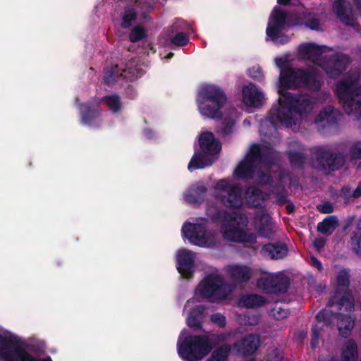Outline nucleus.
<instances>
[{"label": "nucleus", "instance_id": "680f3d73", "mask_svg": "<svg viewBox=\"0 0 361 361\" xmlns=\"http://www.w3.org/2000/svg\"><path fill=\"white\" fill-rule=\"evenodd\" d=\"M325 240L322 238H316L314 240V246L317 250H320L325 245Z\"/></svg>", "mask_w": 361, "mask_h": 361}, {"label": "nucleus", "instance_id": "4c0bfd02", "mask_svg": "<svg viewBox=\"0 0 361 361\" xmlns=\"http://www.w3.org/2000/svg\"><path fill=\"white\" fill-rule=\"evenodd\" d=\"M299 52L300 54L307 56V58L318 57L323 53L322 47L314 44L309 43L302 44L299 47Z\"/></svg>", "mask_w": 361, "mask_h": 361}, {"label": "nucleus", "instance_id": "c03bdc74", "mask_svg": "<svg viewBox=\"0 0 361 361\" xmlns=\"http://www.w3.org/2000/svg\"><path fill=\"white\" fill-rule=\"evenodd\" d=\"M171 44L176 47H185L189 42V37L185 32H179L170 39Z\"/></svg>", "mask_w": 361, "mask_h": 361}, {"label": "nucleus", "instance_id": "473e14b6", "mask_svg": "<svg viewBox=\"0 0 361 361\" xmlns=\"http://www.w3.org/2000/svg\"><path fill=\"white\" fill-rule=\"evenodd\" d=\"M231 345L222 344L216 348L206 361H228Z\"/></svg>", "mask_w": 361, "mask_h": 361}, {"label": "nucleus", "instance_id": "b1692460", "mask_svg": "<svg viewBox=\"0 0 361 361\" xmlns=\"http://www.w3.org/2000/svg\"><path fill=\"white\" fill-rule=\"evenodd\" d=\"M345 311L347 314L339 313L337 318L338 330L341 336L343 338H348L354 327V319L350 314L351 312Z\"/></svg>", "mask_w": 361, "mask_h": 361}, {"label": "nucleus", "instance_id": "9d476101", "mask_svg": "<svg viewBox=\"0 0 361 361\" xmlns=\"http://www.w3.org/2000/svg\"><path fill=\"white\" fill-rule=\"evenodd\" d=\"M208 222L207 219L200 218L195 224L185 223L182 227L183 236L194 245L206 246L212 242V235L206 228Z\"/></svg>", "mask_w": 361, "mask_h": 361}, {"label": "nucleus", "instance_id": "e433bc0d", "mask_svg": "<svg viewBox=\"0 0 361 361\" xmlns=\"http://www.w3.org/2000/svg\"><path fill=\"white\" fill-rule=\"evenodd\" d=\"M288 158L293 167L302 169L306 162L307 154L302 152L290 150L288 154Z\"/></svg>", "mask_w": 361, "mask_h": 361}, {"label": "nucleus", "instance_id": "09e8293b", "mask_svg": "<svg viewBox=\"0 0 361 361\" xmlns=\"http://www.w3.org/2000/svg\"><path fill=\"white\" fill-rule=\"evenodd\" d=\"M316 319L318 322H324L325 326H329L332 323L330 312L324 309L317 314Z\"/></svg>", "mask_w": 361, "mask_h": 361}, {"label": "nucleus", "instance_id": "4d7b16f0", "mask_svg": "<svg viewBox=\"0 0 361 361\" xmlns=\"http://www.w3.org/2000/svg\"><path fill=\"white\" fill-rule=\"evenodd\" d=\"M267 361H285L283 355L278 349H274L267 355Z\"/></svg>", "mask_w": 361, "mask_h": 361}, {"label": "nucleus", "instance_id": "7ed1b4c3", "mask_svg": "<svg viewBox=\"0 0 361 361\" xmlns=\"http://www.w3.org/2000/svg\"><path fill=\"white\" fill-rule=\"evenodd\" d=\"M201 100L198 108L201 114L209 118H222L221 109L227 102V96L224 90L218 85H207L199 92Z\"/></svg>", "mask_w": 361, "mask_h": 361}, {"label": "nucleus", "instance_id": "774afa93", "mask_svg": "<svg viewBox=\"0 0 361 361\" xmlns=\"http://www.w3.org/2000/svg\"><path fill=\"white\" fill-rule=\"evenodd\" d=\"M287 213L291 214L295 211V205L292 203H289L286 206Z\"/></svg>", "mask_w": 361, "mask_h": 361}, {"label": "nucleus", "instance_id": "f8f14e48", "mask_svg": "<svg viewBox=\"0 0 361 361\" xmlns=\"http://www.w3.org/2000/svg\"><path fill=\"white\" fill-rule=\"evenodd\" d=\"M338 288L336 295L341 290L343 292V295L338 299L337 305L340 310L343 307L347 312H352L354 310V300L351 293L349 290L350 276L346 269H341L337 275Z\"/></svg>", "mask_w": 361, "mask_h": 361}, {"label": "nucleus", "instance_id": "dca6fc26", "mask_svg": "<svg viewBox=\"0 0 361 361\" xmlns=\"http://www.w3.org/2000/svg\"><path fill=\"white\" fill-rule=\"evenodd\" d=\"M225 239L234 243H256L257 236L254 233L248 232L244 228L238 226L227 225L223 233Z\"/></svg>", "mask_w": 361, "mask_h": 361}, {"label": "nucleus", "instance_id": "58836bf2", "mask_svg": "<svg viewBox=\"0 0 361 361\" xmlns=\"http://www.w3.org/2000/svg\"><path fill=\"white\" fill-rule=\"evenodd\" d=\"M257 229L258 234L262 237H268L272 234L270 217L264 214L261 215Z\"/></svg>", "mask_w": 361, "mask_h": 361}, {"label": "nucleus", "instance_id": "cd10ccee", "mask_svg": "<svg viewBox=\"0 0 361 361\" xmlns=\"http://www.w3.org/2000/svg\"><path fill=\"white\" fill-rule=\"evenodd\" d=\"M358 350L355 341L353 338L348 339L341 351V361H357Z\"/></svg>", "mask_w": 361, "mask_h": 361}, {"label": "nucleus", "instance_id": "39448f33", "mask_svg": "<svg viewBox=\"0 0 361 361\" xmlns=\"http://www.w3.org/2000/svg\"><path fill=\"white\" fill-rule=\"evenodd\" d=\"M178 353L184 361H201L212 350L207 333L201 335H189L182 342L178 343Z\"/></svg>", "mask_w": 361, "mask_h": 361}, {"label": "nucleus", "instance_id": "6e6552de", "mask_svg": "<svg viewBox=\"0 0 361 361\" xmlns=\"http://www.w3.org/2000/svg\"><path fill=\"white\" fill-rule=\"evenodd\" d=\"M345 164V157L340 152H333L323 147H318L313 152L312 166L319 171L335 172Z\"/></svg>", "mask_w": 361, "mask_h": 361}, {"label": "nucleus", "instance_id": "49530a36", "mask_svg": "<svg viewBox=\"0 0 361 361\" xmlns=\"http://www.w3.org/2000/svg\"><path fill=\"white\" fill-rule=\"evenodd\" d=\"M262 152L260 145L259 144H254L251 147L250 152L245 159L255 164L259 160Z\"/></svg>", "mask_w": 361, "mask_h": 361}, {"label": "nucleus", "instance_id": "37998d69", "mask_svg": "<svg viewBox=\"0 0 361 361\" xmlns=\"http://www.w3.org/2000/svg\"><path fill=\"white\" fill-rule=\"evenodd\" d=\"M235 121L231 118H225L222 121V126L217 130L223 137L230 135L233 133Z\"/></svg>", "mask_w": 361, "mask_h": 361}, {"label": "nucleus", "instance_id": "0eeeda50", "mask_svg": "<svg viewBox=\"0 0 361 361\" xmlns=\"http://www.w3.org/2000/svg\"><path fill=\"white\" fill-rule=\"evenodd\" d=\"M231 292L230 285L224 281L223 277L214 274L205 276L197 288L199 295L212 302L225 300Z\"/></svg>", "mask_w": 361, "mask_h": 361}, {"label": "nucleus", "instance_id": "bf43d9fd", "mask_svg": "<svg viewBox=\"0 0 361 361\" xmlns=\"http://www.w3.org/2000/svg\"><path fill=\"white\" fill-rule=\"evenodd\" d=\"M276 202L280 206H283L286 203L290 202L287 195L284 192H279L276 194Z\"/></svg>", "mask_w": 361, "mask_h": 361}, {"label": "nucleus", "instance_id": "a211bd4d", "mask_svg": "<svg viewBox=\"0 0 361 361\" xmlns=\"http://www.w3.org/2000/svg\"><path fill=\"white\" fill-rule=\"evenodd\" d=\"M262 252L271 259L279 260L288 255V248L285 243L276 241L264 245Z\"/></svg>", "mask_w": 361, "mask_h": 361}, {"label": "nucleus", "instance_id": "0e129e2a", "mask_svg": "<svg viewBox=\"0 0 361 361\" xmlns=\"http://www.w3.org/2000/svg\"><path fill=\"white\" fill-rule=\"evenodd\" d=\"M341 195L348 199L350 197H352V194H351V190H350V188L348 187V186H343L341 189Z\"/></svg>", "mask_w": 361, "mask_h": 361}, {"label": "nucleus", "instance_id": "13d9d810", "mask_svg": "<svg viewBox=\"0 0 361 361\" xmlns=\"http://www.w3.org/2000/svg\"><path fill=\"white\" fill-rule=\"evenodd\" d=\"M219 211H225L224 209H219L216 207L210 206L207 209V215L211 218V219L214 222H221L225 223V221H221L220 219H214L215 214Z\"/></svg>", "mask_w": 361, "mask_h": 361}, {"label": "nucleus", "instance_id": "bb28decb", "mask_svg": "<svg viewBox=\"0 0 361 361\" xmlns=\"http://www.w3.org/2000/svg\"><path fill=\"white\" fill-rule=\"evenodd\" d=\"M255 164L245 159L237 166L234 176L238 179H253L255 176Z\"/></svg>", "mask_w": 361, "mask_h": 361}, {"label": "nucleus", "instance_id": "2eb2a0df", "mask_svg": "<svg viewBox=\"0 0 361 361\" xmlns=\"http://www.w3.org/2000/svg\"><path fill=\"white\" fill-rule=\"evenodd\" d=\"M260 344L261 341L259 335L248 334L235 341L231 345V348H233L238 355L247 357L253 355L259 348Z\"/></svg>", "mask_w": 361, "mask_h": 361}, {"label": "nucleus", "instance_id": "864d4df0", "mask_svg": "<svg viewBox=\"0 0 361 361\" xmlns=\"http://www.w3.org/2000/svg\"><path fill=\"white\" fill-rule=\"evenodd\" d=\"M211 321L217 324L220 328H224L226 325V317L219 312L214 313L211 316Z\"/></svg>", "mask_w": 361, "mask_h": 361}, {"label": "nucleus", "instance_id": "1a4fd4ad", "mask_svg": "<svg viewBox=\"0 0 361 361\" xmlns=\"http://www.w3.org/2000/svg\"><path fill=\"white\" fill-rule=\"evenodd\" d=\"M215 198L225 207L239 209L243 205L242 190L239 185L231 184L226 179H221L214 185Z\"/></svg>", "mask_w": 361, "mask_h": 361}, {"label": "nucleus", "instance_id": "f704fd0d", "mask_svg": "<svg viewBox=\"0 0 361 361\" xmlns=\"http://www.w3.org/2000/svg\"><path fill=\"white\" fill-rule=\"evenodd\" d=\"M137 18V12L133 6H128L124 8V11L121 15V27L123 29L130 27L133 23Z\"/></svg>", "mask_w": 361, "mask_h": 361}, {"label": "nucleus", "instance_id": "a878e982", "mask_svg": "<svg viewBox=\"0 0 361 361\" xmlns=\"http://www.w3.org/2000/svg\"><path fill=\"white\" fill-rule=\"evenodd\" d=\"M283 30L284 28L282 27H279L268 23L266 29L267 37L275 44H285L289 42V38L286 35L283 33Z\"/></svg>", "mask_w": 361, "mask_h": 361}, {"label": "nucleus", "instance_id": "72a5a7b5", "mask_svg": "<svg viewBox=\"0 0 361 361\" xmlns=\"http://www.w3.org/2000/svg\"><path fill=\"white\" fill-rule=\"evenodd\" d=\"M247 202L254 207L260 206V202L263 200V194L261 189L255 186L247 187L245 192Z\"/></svg>", "mask_w": 361, "mask_h": 361}, {"label": "nucleus", "instance_id": "6ab92c4d", "mask_svg": "<svg viewBox=\"0 0 361 361\" xmlns=\"http://www.w3.org/2000/svg\"><path fill=\"white\" fill-rule=\"evenodd\" d=\"M226 271L231 280L238 284L246 283L252 277V269L246 265H230Z\"/></svg>", "mask_w": 361, "mask_h": 361}, {"label": "nucleus", "instance_id": "5fc2aeb1", "mask_svg": "<svg viewBox=\"0 0 361 361\" xmlns=\"http://www.w3.org/2000/svg\"><path fill=\"white\" fill-rule=\"evenodd\" d=\"M303 24L312 30L317 31L320 30V22L317 18H307L304 21Z\"/></svg>", "mask_w": 361, "mask_h": 361}, {"label": "nucleus", "instance_id": "412c9836", "mask_svg": "<svg viewBox=\"0 0 361 361\" xmlns=\"http://www.w3.org/2000/svg\"><path fill=\"white\" fill-rule=\"evenodd\" d=\"M243 102L250 106L258 107L262 105L263 94L254 85H249L243 88Z\"/></svg>", "mask_w": 361, "mask_h": 361}, {"label": "nucleus", "instance_id": "7c9ffc66", "mask_svg": "<svg viewBox=\"0 0 361 361\" xmlns=\"http://www.w3.org/2000/svg\"><path fill=\"white\" fill-rule=\"evenodd\" d=\"M204 310L202 306H197L190 311L187 319V324L189 327L193 328L195 330H200L202 329V314Z\"/></svg>", "mask_w": 361, "mask_h": 361}, {"label": "nucleus", "instance_id": "e2e57ef3", "mask_svg": "<svg viewBox=\"0 0 361 361\" xmlns=\"http://www.w3.org/2000/svg\"><path fill=\"white\" fill-rule=\"evenodd\" d=\"M275 63L276 66L281 68V70L285 67H290L286 64V60L282 57L276 58Z\"/></svg>", "mask_w": 361, "mask_h": 361}, {"label": "nucleus", "instance_id": "9b49d317", "mask_svg": "<svg viewBox=\"0 0 361 361\" xmlns=\"http://www.w3.org/2000/svg\"><path fill=\"white\" fill-rule=\"evenodd\" d=\"M101 99L94 97L88 102L79 105L81 121L82 123L99 128L101 126L102 109Z\"/></svg>", "mask_w": 361, "mask_h": 361}, {"label": "nucleus", "instance_id": "5701e85b", "mask_svg": "<svg viewBox=\"0 0 361 361\" xmlns=\"http://www.w3.org/2000/svg\"><path fill=\"white\" fill-rule=\"evenodd\" d=\"M333 11L342 23L348 26L355 25V18L345 7V0H336L333 3Z\"/></svg>", "mask_w": 361, "mask_h": 361}, {"label": "nucleus", "instance_id": "c756f323", "mask_svg": "<svg viewBox=\"0 0 361 361\" xmlns=\"http://www.w3.org/2000/svg\"><path fill=\"white\" fill-rule=\"evenodd\" d=\"M265 304L264 298L257 294H246L242 295L239 300V305L246 308L262 307Z\"/></svg>", "mask_w": 361, "mask_h": 361}, {"label": "nucleus", "instance_id": "f257e3e1", "mask_svg": "<svg viewBox=\"0 0 361 361\" xmlns=\"http://www.w3.org/2000/svg\"><path fill=\"white\" fill-rule=\"evenodd\" d=\"M280 95L278 104L270 109L268 120L276 127L279 123L287 128L299 123L298 116L308 114L313 109L312 99L307 94H293L288 90L306 87L317 91L321 82L315 72L304 68L285 67L280 70L279 78Z\"/></svg>", "mask_w": 361, "mask_h": 361}, {"label": "nucleus", "instance_id": "ea45409f", "mask_svg": "<svg viewBox=\"0 0 361 361\" xmlns=\"http://www.w3.org/2000/svg\"><path fill=\"white\" fill-rule=\"evenodd\" d=\"M207 335L209 337L213 349L216 345L229 341L234 334L232 331L222 332L220 334L207 332Z\"/></svg>", "mask_w": 361, "mask_h": 361}, {"label": "nucleus", "instance_id": "69168bd1", "mask_svg": "<svg viewBox=\"0 0 361 361\" xmlns=\"http://www.w3.org/2000/svg\"><path fill=\"white\" fill-rule=\"evenodd\" d=\"M311 263L312 265L314 267H316L319 271H322L323 269L322 264V262L317 259L315 257H311Z\"/></svg>", "mask_w": 361, "mask_h": 361}, {"label": "nucleus", "instance_id": "a19ab883", "mask_svg": "<svg viewBox=\"0 0 361 361\" xmlns=\"http://www.w3.org/2000/svg\"><path fill=\"white\" fill-rule=\"evenodd\" d=\"M286 18L287 15L285 11L279 8H275L271 13L269 23L285 28Z\"/></svg>", "mask_w": 361, "mask_h": 361}, {"label": "nucleus", "instance_id": "de8ad7c7", "mask_svg": "<svg viewBox=\"0 0 361 361\" xmlns=\"http://www.w3.org/2000/svg\"><path fill=\"white\" fill-rule=\"evenodd\" d=\"M350 161L361 159V142L353 143L349 148Z\"/></svg>", "mask_w": 361, "mask_h": 361}, {"label": "nucleus", "instance_id": "f3484780", "mask_svg": "<svg viewBox=\"0 0 361 361\" xmlns=\"http://www.w3.org/2000/svg\"><path fill=\"white\" fill-rule=\"evenodd\" d=\"M195 253L189 250H180L177 255L176 267L185 278L190 279L194 274Z\"/></svg>", "mask_w": 361, "mask_h": 361}, {"label": "nucleus", "instance_id": "20e7f679", "mask_svg": "<svg viewBox=\"0 0 361 361\" xmlns=\"http://www.w3.org/2000/svg\"><path fill=\"white\" fill-rule=\"evenodd\" d=\"M200 150H195L188 165V169L193 171L202 169L213 164L214 155L219 154L221 149L220 142L216 139L212 132H204L199 137Z\"/></svg>", "mask_w": 361, "mask_h": 361}, {"label": "nucleus", "instance_id": "393cba45", "mask_svg": "<svg viewBox=\"0 0 361 361\" xmlns=\"http://www.w3.org/2000/svg\"><path fill=\"white\" fill-rule=\"evenodd\" d=\"M207 188L202 183L193 185L185 195V200L191 204H201L204 202Z\"/></svg>", "mask_w": 361, "mask_h": 361}, {"label": "nucleus", "instance_id": "603ef678", "mask_svg": "<svg viewBox=\"0 0 361 361\" xmlns=\"http://www.w3.org/2000/svg\"><path fill=\"white\" fill-rule=\"evenodd\" d=\"M257 182L260 185H268L273 183V178L269 173L260 171L257 175Z\"/></svg>", "mask_w": 361, "mask_h": 361}, {"label": "nucleus", "instance_id": "c9c22d12", "mask_svg": "<svg viewBox=\"0 0 361 361\" xmlns=\"http://www.w3.org/2000/svg\"><path fill=\"white\" fill-rule=\"evenodd\" d=\"M126 72L125 69L121 70L118 65L107 67L104 72V80L106 85H111L115 82L119 76L123 75Z\"/></svg>", "mask_w": 361, "mask_h": 361}, {"label": "nucleus", "instance_id": "052dcab7", "mask_svg": "<svg viewBox=\"0 0 361 361\" xmlns=\"http://www.w3.org/2000/svg\"><path fill=\"white\" fill-rule=\"evenodd\" d=\"M126 96L130 99H134L137 96V91L135 87L130 85H128L125 89Z\"/></svg>", "mask_w": 361, "mask_h": 361}, {"label": "nucleus", "instance_id": "aec40b11", "mask_svg": "<svg viewBox=\"0 0 361 361\" xmlns=\"http://www.w3.org/2000/svg\"><path fill=\"white\" fill-rule=\"evenodd\" d=\"M216 219L225 221L228 225L238 226L239 228H245L248 224V218L244 214H231L228 211H219L214 216Z\"/></svg>", "mask_w": 361, "mask_h": 361}, {"label": "nucleus", "instance_id": "c85d7f7f", "mask_svg": "<svg viewBox=\"0 0 361 361\" xmlns=\"http://www.w3.org/2000/svg\"><path fill=\"white\" fill-rule=\"evenodd\" d=\"M338 226V218L334 215L327 216L317 224V231L328 236L332 234Z\"/></svg>", "mask_w": 361, "mask_h": 361}, {"label": "nucleus", "instance_id": "423d86ee", "mask_svg": "<svg viewBox=\"0 0 361 361\" xmlns=\"http://www.w3.org/2000/svg\"><path fill=\"white\" fill-rule=\"evenodd\" d=\"M1 361H52L50 356L37 358L21 347L19 340L11 333H0Z\"/></svg>", "mask_w": 361, "mask_h": 361}, {"label": "nucleus", "instance_id": "3c124183", "mask_svg": "<svg viewBox=\"0 0 361 361\" xmlns=\"http://www.w3.org/2000/svg\"><path fill=\"white\" fill-rule=\"evenodd\" d=\"M321 331L320 329L317 326H313L311 329V340L310 346L312 349H315L317 347L319 340L320 338Z\"/></svg>", "mask_w": 361, "mask_h": 361}, {"label": "nucleus", "instance_id": "338daca9", "mask_svg": "<svg viewBox=\"0 0 361 361\" xmlns=\"http://www.w3.org/2000/svg\"><path fill=\"white\" fill-rule=\"evenodd\" d=\"M361 197V182H359L356 188L352 193V197L357 199Z\"/></svg>", "mask_w": 361, "mask_h": 361}, {"label": "nucleus", "instance_id": "4468645a", "mask_svg": "<svg viewBox=\"0 0 361 361\" xmlns=\"http://www.w3.org/2000/svg\"><path fill=\"white\" fill-rule=\"evenodd\" d=\"M349 63V56L336 54L326 59L322 68L329 78H336L345 71Z\"/></svg>", "mask_w": 361, "mask_h": 361}, {"label": "nucleus", "instance_id": "4be33fe9", "mask_svg": "<svg viewBox=\"0 0 361 361\" xmlns=\"http://www.w3.org/2000/svg\"><path fill=\"white\" fill-rule=\"evenodd\" d=\"M342 114L336 110L332 106H327L324 108L315 118V123H324L329 126L336 125L340 121Z\"/></svg>", "mask_w": 361, "mask_h": 361}, {"label": "nucleus", "instance_id": "2f4dec72", "mask_svg": "<svg viewBox=\"0 0 361 361\" xmlns=\"http://www.w3.org/2000/svg\"><path fill=\"white\" fill-rule=\"evenodd\" d=\"M102 100L112 114H116L121 112L123 104L118 94H111L105 95Z\"/></svg>", "mask_w": 361, "mask_h": 361}, {"label": "nucleus", "instance_id": "6e6d98bb", "mask_svg": "<svg viewBox=\"0 0 361 361\" xmlns=\"http://www.w3.org/2000/svg\"><path fill=\"white\" fill-rule=\"evenodd\" d=\"M317 208L322 214H331L334 210L333 204L329 202L320 204L317 205Z\"/></svg>", "mask_w": 361, "mask_h": 361}, {"label": "nucleus", "instance_id": "8fccbe9b", "mask_svg": "<svg viewBox=\"0 0 361 361\" xmlns=\"http://www.w3.org/2000/svg\"><path fill=\"white\" fill-rule=\"evenodd\" d=\"M258 161L262 164L270 167L274 164V155L271 152H262Z\"/></svg>", "mask_w": 361, "mask_h": 361}, {"label": "nucleus", "instance_id": "f03ea898", "mask_svg": "<svg viewBox=\"0 0 361 361\" xmlns=\"http://www.w3.org/2000/svg\"><path fill=\"white\" fill-rule=\"evenodd\" d=\"M358 78L345 75L336 85V94L348 115L361 120V86L355 87Z\"/></svg>", "mask_w": 361, "mask_h": 361}, {"label": "nucleus", "instance_id": "79ce46f5", "mask_svg": "<svg viewBox=\"0 0 361 361\" xmlns=\"http://www.w3.org/2000/svg\"><path fill=\"white\" fill-rule=\"evenodd\" d=\"M147 36L145 29L140 25H136L131 30L129 34V39L131 42L135 43L145 39Z\"/></svg>", "mask_w": 361, "mask_h": 361}, {"label": "nucleus", "instance_id": "a18cd8bd", "mask_svg": "<svg viewBox=\"0 0 361 361\" xmlns=\"http://www.w3.org/2000/svg\"><path fill=\"white\" fill-rule=\"evenodd\" d=\"M351 245L353 251L359 257H361V231L353 232L351 235Z\"/></svg>", "mask_w": 361, "mask_h": 361}, {"label": "nucleus", "instance_id": "ddd939ff", "mask_svg": "<svg viewBox=\"0 0 361 361\" xmlns=\"http://www.w3.org/2000/svg\"><path fill=\"white\" fill-rule=\"evenodd\" d=\"M257 285L267 293H286L290 282L288 278L282 274H270L259 279Z\"/></svg>", "mask_w": 361, "mask_h": 361}]
</instances>
